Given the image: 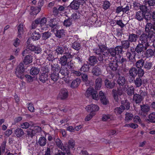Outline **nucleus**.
Listing matches in <instances>:
<instances>
[{
    "label": "nucleus",
    "mask_w": 155,
    "mask_h": 155,
    "mask_svg": "<svg viewBox=\"0 0 155 155\" xmlns=\"http://www.w3.org/2000/svg\"><path fill=\"white\" fill-rule=\"evenodd\" d=\"M133 117V114L129 113H127L125 114V120L126 121H128V120H131Z\"/></svg>",
    "instance_id": "obj_62"
},
{
    "label": "nucleus",
    "mask_w": 155,
    "mask_h": 155,
    "mask_svg": "<svg viewBox=\"0 0 155 155\" xmlns=\"http://www.w3.org/2000/svg\"><path fill=\"white\" fill-rule=\"evenodd\" d=\"M26 48L29 50L34 51L35 53L39 54L41 52V48L39 46H36L33 45H27Z\"/></svg>",
    "instance_id": "obj_11"
},
{
    "label": "nucleus",
    "mask_w": 155,
    "mask_h": 155,
    "mask_svg": "<svg viewBox=\"0 0 155 155\" xmlns=\"http://www.w3.org/2000/svg\"><path fill=\"white\" fill-rule=\"evenodd\" d=\"M134 84L136 87H140L143 83V80L142 79L141 77H137L136 79L133 81Z\"/></svg>",
    "instance_id": "obj_21"
},
{
    "label": "nucleus",
    "mask_w": 155,
    "mask_h": 155,
    "mask_svg": "<svg viewBox=\"0 0 155 155\" xmlns=\"http://www.w3.org/2000/svg\"><path fill=\"white\" fill-rule=\"evenodd\" d=\"M141 110V113H143V115L146 116L147 112L150 110V107L148 105H140Z\"/></svg>",
    "instance_id": "obj_22"
},
{
    "label": "nucleus",
    "mask_w": 155,
    "mask_h": 155,
    "mask_svg": "<svg viewBox=\"0 0 155 155\" xmlns=\"http://www.w3.org/2000/svg\"><path fill=\"white\" fill-rule=\"evenodd\" d=\"M144 4L148 5V7L154 6H155V0L145 1Z\"/></svg>",
    "instance_id": "obj_54"
},
{
    "label": "nucleus",
    "mask_w": 155,
    "mask_h": 155,
    "mask_svg": "<svg viewBox=\"0 0 155 155\" xmlns=\"http://www.w3.org/2000/svg\"><path fill=\"white\" fill-rule=\"evenodd\" d=\"M60 73L64 76V78L68 75L69 71L68 68L65 66H62L60 70Z\"/></svg>",
    "instance_id": "obj_20"
},
{
    "label": "nucleus",
    "mask_w": 155,
    "mask_h": 155,
    "mask_svg": "<svg viewBox=\"0 0 155 155\" xmlns=\"http://www.w3.org/2000/svg\"><path fill=\"white\" fill-rule=\"evenodd\" d=\"M47 141L46 138L45 137H41L38 140V143L41 146H44L46 144Z\"/></svg>",
    "instance_id": "obj_38"
},
{
    "label": "nucleus",
    "mask_w": 155,
    "mask_h": 155,
    "mask_svg": "<svg viewBox=\"0 0 155 155\" xmlns=\"http://www.w3.org/2000/svg\"><path fill=\"white\" fill-rule=\"evenodd\" d=\"M85 109L88 112L95 113L99 110V107L97 104H91L87 106Z\"/></svg>",
    "instance_id": "obj_8"
},
{
    "label": "nucleus",
    "mask_w": 155,
    "mask_h": 155,
    "mask_svg": "<svg viewBox=\"0 0 155 155\" xmlns=\"http://www.w3.org/2000/svg\"><path fill=\"white\" fill-rule=\"evenodd\" d=\"M40 71L39 69L36 67H33L31 68L30 71V74L33 75H37Z\"/></svg>",
    "instance_id": "obj_39"
},
{
    "label": "nucleus",
    "mask_w": 155,
    "mask_h": 155,
    "mask_svg": "<svg viewBox=\"0 0 155 155\" xmlns=\"http://www.w3.org/2000/svg\"><path fill=\"white\" fill-rule=\"evenodd\" d=\"M75 142L74 140L73 139L70 140L68 142V145L67 146L71 148H73L75 146Z\"/></svg>",
    "instance_id": "obj_64"
},
{
    "label": "nucleus",
    "mask_w": 155,
    "mask_h": 155,
    "mask_svg": "<svg viewBox=\"0 0 155 155\" xmlns=\"http://www.w3.org/2000/svg\"><path fill=\"white\" fill-rule=\"evenodd\" d=\"M50 78L51 79L55 82L58 81L59 78V73L58 72L51 73L50 74Z\"/></svg>",
    "instance_id": "obj_33"
},
{
    "label": "nucleus",
    "mask_w": 155,
    "mask_h": 155,
    "mask_svg": "<svg viewBox=\"0 0 155 155\" xmlns=\"http://www.w3.org/2000/svg\"><path fill=\"white\" fill-rule=\"evenodd\" d=\"M145 31L147 33H143L139 37L138 42L149 45V38H152L155 34V22H147L145 26Z\"/></svg>",
    "instance_id": "obj_1"
},
{
    "label": "nucleus",
    "mask_w": 155,
    "mask_h": 155,
    "mask_svg": "<svg viewBox=\"0 0 155 155\" xmlns=\"http://www.w3.org/2000/svg\"><path fill=\"white\" fill-rule=\"evenodd\" d=\"M72 20V18H69L65 20L63 23L64 25L66 27H69L71 25Z\"/></svg>",
    "instance_id": "obj_47"
},
{
    "label": "nucleus",
    "mask_w": 155,
    "mask_h": 155,
    "mask_svg": "<svg viewBox=\"0 0 155 155\" xmlns=\"http://www.w3.org/2000/svg\"><path fill=\"white\" fill-rule=\"evenodd\" d=\"M23 61L26 64H30L32 61V56L30 55H26Z\"/></svg>",
    "instance_id": "obj_37"
},
{
    "label": "nucleus",
    "mask_w": 155,
    "mask_h": 155,
    "mask_svg": "<svg viewBox=\"0 0 155 155\" xmlns=\"http://www.w3.org/2000/svg\"><path fill=\"white\" fill-rule=\"evenodd\" d=\"M117 83L120 86H123L126 83V80L124 75L119 72L117 73Z\"/></svg>",
    "instance_id": "obj_9"
},
{
    "label": "nucleus",
    "mask_w": 155,
    "mask_h": 155,
    "mask_svg": "<svg viewBox=\"0 0 155 155\" xmlns=\"http://www.w3.org/2000/svg\"><path fill=\"white\" fill-rule=\"evenodd\" d=\"M138 69V70L137 69V74H138V76L137 77L142 78V76L143 75L144 73V70L142 69V68H139Z\"/></svg>",
    "instance_id": "obj_61"
},
{
    "label": "nucleus",
    "mask_w": 155,
    "mask_h": 155,
    "mask_svg": "<svg viewBox=\"0 0 155 155\" xmlns=\"http://www.w3.org/2000/svg\"><path fill=\"white\" fill-rule=\"evenodd\" d=\"M136 54H131L130 53V52L128 51H127L126 53L127 57L129 61L133 63L136 61L135 56Z\"/></svg>",
    "instance_id": "obj_23"
},
{
    "label": "nucleus",
    "mask_w": 155,
    "mask_h": 155,
    "mask_svg": "<svg viewBox=\"0 0 155 155\" xmlns=\"http://www.w3.org/2000/svg\"><path fill=\"white\" fill-rule=\"evenodd\" d=\"M138 39V36L134 33H128V40L130 42H136Z\"/></svg>",
    "instance_id": "obj_18"
},
{
    "label": "nucleus",
    "mask_w": 155,
    "mask_h": 155,
    "mask_svg": "<svg viewBox=\"0 0 155 155\" xmlns=\"http://www.w3.org/2000/svg\"><path fill=\"white\" fill-rule=\"evenodd\" d=\"M121 106L122 107V108L124 110H128L130 107V104L128 101L126 100L122 101Z\"/></svg>",
    "instance_id": "obj_31"
},
{
    "label": "nucleus",
    "mask_w": 155,
    "mask_h": 155,
    "mask_svg": "<svg viewBox=\"0 0 155 155\" xmlns=\"http://www.w3.org/2000/svg\"><path fill=\"white\" fill-rule=\"evenodd\" d=\"M134 89L133 86L128 87L127 90V93L129 96H131L134 95Z\"/></svg>",
    "instance_id": "obj_46"
},
{
    "label": "nucleus",
    "mask_w": 155,
    "mask_h": 155,
    "mask_svg": "<svg viewBox=\"0 0 155 155\" xmlns=\"http://www.w3.org/2000/svg\"><path fill=\"white\" fill-rule=\"evenodd\" d=\"M105 85L108 89L113 88L115 86V83L114 81L106 79L104 81Z\"/></svg>",
    "instance_id": "obj_17"
},
{
    "label": "nucleus",
    "mask_w": 155,
    "mask_h": 155,
    "mask_svg": "<svg viewBox=\"0 0 155 155\" xmlns=\"http://www.w3.org/2000/svg\"><path fill=\"white\" fill-rule=\"evenodd\" d=\"M49 78L47 74L42 73L39 77L40 81L43 83H46L49 79Z\"/></svg>",
    "instance_id": "obj_28"
},
{
    "label": "nucleus",
    "mask_w": 155,
    "mask_h": 155,
    "mask_svg": "<svg viewBox=\"0 0 155 155\" xmlns=\"http://www.w3.org/2000/svg\"><path fill=\"white\" fill-rule=\"evenodd\" d=\"M65 46L60 47L58 46L55 50V54L58 55L64 54V50L65 49Z\"/></svg>",
    "instance_id": "obj_34"
},
{
    "label": "nucleus",
    "mask_w": 155,
    "mask_h": 155,
    "mask_svg": "<svg viewBox=\"0 0 155 155\" xmlns=\"http://www.w3.org/2000/svg\"><path fill=\"white\" fill-rule=\"evenodd\" d=\"M144 60L142 58L137 61L135 64V66L137 68H141L143 67Z\"/></svg>",
    "instance_id": "obj_32"
},
{
    "label": "nucleus",
    "mask_w": 155,
    "mask_h": 155,
    "mask_svg": "<svg viewBox=\"0 0 155 155\" xmlns=\"http://www.w3.org/2000/svg\"><path fill=\"white\" fill-rule=\"evenodd\" d=\"M25 71V68L23 63H21L16 68L15 71V74L18 78L21 79H23L24 77V72Z\"/></svg>",
    "instance_id": "obj_3"
},
{
    "label": "nucleus",
    "mask_w": 155,
    "mask_h": 155,
    "mask_svg": "<svg viewBox=\"0 0 155 155\" xmlns=\"http://www.w3.org/2000/svg\"><path fill=\"white\" fill-rule=\"evenodd\" d=\"M54 19H51L48 21V25L53 28H55L56 23L54 21Z\"/></svg>",
    "instance_id": "obj_53"
},
{
    "label": "nucleus",
    "mask_w": 155,
    "mask_h": 155,
    "mask_svg": "<svg viewBox=\"0 0 155 155\" xmlns=\"http://www.w3.org/2000/svg\"><path fill=\"white\" fill-rule=\"evenodd\" d=\"M14 133L17 137H20L24 134V132L23 130L20 128H18L15 130Z\"/></svg>",
    "instance_id": "obj_27"
},
{
    "label": "nucleus",
    "mask_w": 155,
    "mask_h": 155,
    "mask_svg": "<svg viewBox=\"0 0 155 155\" xmlns=\"http://www.w3.org/2000/svg\"><path fill=\"white\" fill-rule=\"evenodd\" d=\"M110 5V4L109 1H105L103 2V5H102V8L105 10H106L109 8Z\"/></svg>",
    "instance_id": "obj_52"
},
{
    "label": "nucleus",
    "mask_w": 155,
    "mask_h": 155,
    "mask_svg": "<svg viewBox=\"0 0 155 155\" xmlns=\"http://www.w3.org/2000/svg\"><path fill=\"white\" fill-rule=\"evenodd\" d=\"M101 103L104 105H106L109 102L108 100L106 98L104 93L101 91L99 93V97Z\"/></svg>",
    "instance_id": "obj_13"
},
{
    "label": "nucleus",
    "mask_w": 155,
    "mask_h": 155,
    "mask_svg": "<svg viewBox=\"0 0 155 155\" xmlns=\"http://www.w3.org/2000/svg\"><path fill=\"white\" fill-rule=\"evenodd\" d=\"M81 44L77 42H74L72 44V47L74 49L78 51L81 48Z\"/></svg>",
    "instance_id": "obj_51"
},
{
    "label": "nucleus",
    "mask_w": 155,
    "mask_h": 155,
    "mask_svg": "<svg viewBox=\"0 0 155 155\" xmlns=\"http://www.w3.org/2000/svg\"><path fill=\"white\" fill-rule=\"evenodd\" d=\"M133 5L134 10H137L140 9L141 5L140 3L136 1H134L133 2Z\"/></svg>",
    "instance_id": "obj_57"
},
{
    "label": "nucleus",
    "mask_w": 155,
    "mask_h": 155,
    "mask_svg": "<svg viewBox=\"0 0 155 155\" xmlns=\"http://www.w3.org/2000/svg\"><path fill=\"white\" fill-rule=\"evenodd\" d=\"M54 139L56 145L61 149L63 146V143H62L61 141L59 138L56 139L55 138H54Z\"/></svg>",
    "instance_id": "obj_49"
},
{
    "label": "nucleus",
    "mask_w": 155,
    "mask_h": 155,
    "mask_svg": "<svg viewBox=\"0 0 155 155\" xmlns=\"http://www.w3.org/2000/svg\"><path fill=\"white\" fill-rule=\"evenodd\" d=\"M121 46L124 49L129 48L130 46V42L128 40H123L121 41Z\"/></svg>",
    "instance_id": "obj_25"
},
{
    "label": "nucleus",
    "mask_w": 155,
    "mask_h": 155,
    "mask_svg": "<svg viewBox=\"0 0 155 155\" xmlns=\"http://www.w3.org/2000/svg\"><path fill=\"white\" fill-rule=\"evenodd\" d=\"M80 5V3L77 0H73L70 3L69 6L71 9L76 10L79 8Z\"/></svg>",
    "instance_id": "obj_19"
},
{
    "label": "nucleus",
    "mask_w": 155,
    "mask_h": 155,
    "mask_svg": "<svg viewBox=\"0 0 155 155\" xmlns=\"http://www.w3.org/2000/svg\"><path fill=\"white\" fill-rule=\"evenodd\" d=\"M137 69L136 68L133 67L130 69L129 71V74L130 79V81H133L135 77L137 75Z\"/></svg>",
    "instance_id": "obj_6"
},
{
    "label": "nucleus",
    "mask_w": 155,
    "mask_h": 155,
    "mask_svg": "<svg viewBox=\"0 0 155 155\" xmlns=\"http://www.w3.org/2000/svg\"><path fill=\"white\" fill-rule=\"evenodd\" d=\"M37 19L39 20V24L41 26L45 24L47 21V18L45 17H43L41 19L40 18H38Z\"/></svg>",
    "instance_id": "obj_59"
},
{
    "label": "nucleus",
    "mask_w": 155,
    "mask_h": 155,
    "mask_svg": "<svg viewBox=\"0 0 155 155\" xmlns=\"http://www.w3.org/2000/svg\"><path fill=\"white\" fill-rule=\"evenodd\" d=\"M149 119L147 120L149 122L155 123V112H153L150 114L148 116Z\"/></svg>",
    "instance_id": "obj_48"
},
{
    "label": "nucleus",
    "mask_w": 155,
    "mask_h": 155,
    "mask_svg": "<svg viewBox=\"0 0 155 155\" xmlns=\"http://www.w3.org/2000/svg\"><path fill=\"white\" fill-rule=\"evenodd\" d=\"M145 17V14L143 12L138 11L135 12L134 18L139 21H142Z\"/></svg>",
    "instance_id": "obj_12"
},
{
    "label": "nucleus",
    "mask_w": 155,
    "mask_h": 155,
    "mask_svg": "<svg viewBox=\"0 0 155 155\" xmlns=\"http://www.w3.org/2000/svg\"><path fill=\"white\" fill-rule=\"evenodd\" d=\"M101 70L98 66H95L93 67L92 70L93 74L96 76H98L101 74Z\"/></svg>",
    "instance_id": "obj_15"
},
{
    "label": "nucleus",
    "mask_w": 155,
    "mask_h": 155,
    "mask_svg": "<svg viewBox=\"0 0 155 155\" xmlns=\"http://www.w3.org/2000/svg\"><path fill=\"white\" fill-rule=\"evenodd\" d=\"M85 95L88 97L91 96L93 99L96 100H97L99 99L97 91L91 87L87 89L85 92Z\"/></svg>",
    "instance_id": "obj_4"
},
{
    "label": "nucleus",
    "mask_w": 155,
    "mask_h": 155,
    "mask_svg": "<svg viewBox=\"0 0 155 155\" xmlns=\"http://www.w3.org/2000/svg\"><path fill=\"white\" fill-rule=\"evenodd\" d=\"M88 60L89 62L88 63L91 66H94L97 62V57L94 56H90Z\"/></svg>",
    "instance_id": "obj_30"
},
{
    "label": "nucleus",
    "mask_w": 155,
    "mask_h": 155,
    "mask_svg": "<svg viewBox=\"0 0 155 155\" xmlns=\"http://www.w3.org/2000/svg\"><path fill=\"white\" fill-rule=\"evenodd\" d=\"M80 82L81 81L80 79H76L72 81L71 87L73 88L77 87L79 85Z\"/></svg>",
    "instance_id": "obj_35"
},
{
    "label": "nucleus",
    "mask_w": 155,
    "mask_h": 155,
    "mask_svg": "<svg viewBox=\"0 0 155 155\" xmlns=\"http://www.w3.org/2000/svg\"><path fill=\"white\" fill-rule=\"evenodd\" d=\"M122 107L120 106L119 107H116L115 109V112L117 114H120L124 110Z\"/></svg>",
    "instance_id": "obj_60"
},
{
    "label": "nucleus",
    "mask_w": 155,
    "mask_h": 155,
    "mask_svg": "<svg viewBox=\"0 0 155 155\" xmlns=\"http://www.w3.org/2000/svg\"><path fill=\"white\" fill-rule=\"evenodd\" d=\"M146 50L144 54L146 58H151L153 56H155V49H148Z\"/></svg>",
    "instance_id": "obj_16"
},
{
    "label": "nucleus",
    "mask_w": 155,
    "mask_h": 155,
    "mask_svg": "<svg viewBox=\"0 0 155 155\" xmlns=\"http://www.w3.org/2000/svg\"><path fill=\"white\" fill-rule=\"evenodd\" d=\"M51 70L52 71V73L58 72V71L60 68V67L58 64H51Z\"/></svg>",
    "instance_id": "obj_50"
},
{
    "label": "nucleus",
    "mask_w": 155,
    "mask_h": 155,
    "mask_svg": "<svg viewBox=\"0 0 155 155\" xmlns=\"http://www.w3.org/2000/svg\"><path fill=\"white\" fill-rule=\"evenodd\" d=\"M27 132L28 137L31 138H32L36 134L35 132L32 129H28Z\"/></svg>",
    "instance_id": "obj_55"
},
{
    "label": "nucleus",
    "mask_w": 155,
    "mask_h": 155,
    "mask_svg": "<svg viewBox=\"0 0 155 155\" xmlns=\"http://www.w3.org/2000/svg\"><path fill=\"white\" fill-rule=\"evenodd\" d=\"M152 62L148 60L144 62L143 68L146 71L150 70L152 67Z\"/></svg>",
    "instance_id": "obj_29"
},
{
    "label": "nucleus",
    "mask_w": 155,
    "mask_h": 155,
    "mask_svg": "<svg viewBox=\"0 0 155 155\" xmlns=\"http://www.w3.org/2000/svg\"><path fill=\"white\" fill-rule=\"evenodd\" d=\"M113 96L115 101L117 102L119 101L118 96H121L123 94L121 88L118 89L117 90L113 89L112 90Z\"/></svg>",
    "instance_id": "obj_7"
},
{
    "label": "nucleus",
    "mask_w": 155,
    "mask_h": 155,
    "mask_svg": "<svg viewBox=\"0 0 155 155\" xmlns=\"http://www.w3.org/2000/svg\"><path fill=\"white\" fill-rule=\"evenodd\" d=\"M68 59L65 56H61L60 58L59 61V63L62 66H65L66 65Z\"/></svg>",
    "instance_id": "obj_40"
},
{
    "label": "nucleus",
    "mask_w": 155,
    "mask_h": 155,
    "mask_svg": "<svg viewBox=\"0 0 155 155\" xmlns=\"http://www.w3.org/2000/svg\"><path fill=\"white\" fill-rule=\"evenodd\" d=\"M90 65L88 62L86 61L83 65L80 68V71H81L85 72L89 71Z\"/></svg>",
    "instance_id": "obj_26"
},
{
    "label": "nucleus",
    "mask_w": 155,
    "mask_h": 155,
    "mask_svg": "<svg viewBox=\"0 0 155 155\" xmlns=\"http://www.w3.org/2000/svg\"><path fill=\"white\" fill-rule=\"evenodd\" d=\"M39 20L36 19L34 21H33L31 25V28L32 29H34L36 28L38 25H39Z\"/></svg>",
    "instance_id": "obj_63"
},
{
    "label": "nucleus",
    "mask_w": 155,
    "mask_h": 155,
    "mask_svg": "<svg viewBox=\"0 0 155 155\" xmlns=\"http://www.w3.org/2000/svg\"><path fill=\"white\" fill-rule=\"evenodd\" d=\"M102 79L100 78H97L95 80V88L97 89H99L101 86Z\"/></svg>",
    "instance_id": "obj_41"
},
{
    "label": "nucleus",
    "mask_w": 155,
    "mask_h": 155,
    "mask_svg": "<svg viewBox=\"0 0 155 155\" xmlns=\"http://www.w3.org/2000/svg\"><path fill=\"white\" fill-rule=\"evenodd\" d=\"M148 46L144 45L138 42V44L136 47V50L137 54L139 55L143 53L145 50L147 49Z\"/></svg>",
    "instance_id": "obj_5"
},
{
    "label": "nucleus",
    "mask_w": 155,
    "mask_h": 155,
    "mask_svg": "<svg viewBox=\"0 0 155 155\" xmlns=\"http://www.w3.org/2000/svg\"><path fill=\"white\" fill-rule=\"evenodd\" d=\"M65 35V32L63 29L59 30L57 31L55 34L56 36L59 38L63 37Z\"/></svg>",
    "instance_id": "obj_42"
},
{
    "label": "nucleus",
    "mask_w": 155,
    "mask_h": 155,
    "mask_svg": "<svg viewBox=\"0 0 155 155\" xmlns=\"http://www.w3.org/2000/svg\"><path fill=\"white\" fill-rule=\"evenodd\" d=\"M18 37L19 38H21L24 31V25L23 24L21 23L18 26Z\"/></svg>",
    "instance_id": "obj_24"
},
{
    "label": "nucleus",
    "mask_w": 155,
    "mask_h": 155,
    "mask_svg": "<svg viewBox=\"0 0 155 155\" xmlns=\"http://www.w3.org/2000/svg\"><path fill=\"white\" fill-rule=\"evenodd\" d=\"M31 10L32 11V14L36 15L38 14L41 10V8L38 7L31 6Z\"/></svg>",
    "instance_id": "obj_43"
},
{
    "label": "nucleus",
    "mask_w": 155,
    "mask_h": 155,
    "mask_svg": "<svg viewBox=\"0 0 155 155\" xmlns=\"http://www.w3.org/2000/svg\"><path fill=\"white\" fill-rule=\"evenodd\" d=\"M147 95V93L142 90L140 91V94L135 93L133 95V101L136 104H139L143 99V96Z\"/></svg>",
    "instance_id": "obj_2"
},
{
    "label": "nucleus",
    "mask_w": 155,
    "mask_h": 155,
    "mask_svg": "<svg viewBox=\"0 0 155 155\" xmlns=\"http://www.w3.org/2000/svg\"><path fill=\"white\" fill-rule=\"evenodd\" d=\"M68 96V92L67 89L63 88L60 91L58 97L61 100H64L66 99Z\"/></svg>",
    "instance_id": "obj_10"
},
{
    "label": "nucleus",
    "mask_w": 155,
    "mask_h": 155,
    "mask_svg": "<svg viewBox=\"0 0 155 155\" xmlns=\"http://www.w3.org/2000/svg\"><path fill=\"white\" fill-rule=\"evenodd\" d=\"M118 60L116 61H111L108 64V66L113 71H115L117 69L118 65Z\"/></svg>",
    "instance_id": "obj_14"
},
{
    "label": "nucleus",
    "mask_w": 155,
    "mask_h": 155,
    "mask_svg": "<svg viewBox=\"0 0 155 155\" xmlns=\"http://www.w3.org/2000/svg\"><path fill=\"white\" fill-rule=\"evenodd\" d=\"M61 150L66 153L67 155H70L71 154V152L70 150V148L69 147H68L67 145H65L63 146L61 149Z\"/></svg>",
    "instance_id": "obj_45"
},
{
    "label": "nucleus",
    "mask_w": 155,
    "mask_h": 155,
    "mask_svg": "<svg viewBox=\"0 0 155 155\" xmlns=\"http://www.w3.org/2000/svg\"><path fill=\"white\" fill-rule=\"evenodd\" d=\"M41 37V36L39 32L35 31L32 33L31 38L33 41H36L39 39Z\"/></svg>",
    "instance_id": "obj_36"
},
{
    "label": "nucleus",
    "mask_w": 155,
    "mask_h": 155,
    "mask_svg": "<svg viewBox=\"0 0 155 155\" xmlns=\"http://www.w3.org/2000/svg\"><path fill=\"white\" fill-rule=\"evenodd\" d=\"M114 48L117 55H118L119 54H122L123 48L121 46H117Z\"/></svg>",
    "instance_id": "obj_58"
},
{
    "label": "nucleus",
    "mask_w": 155,
    "mask_h": 155,
    "mask_svg": "<svg viewBox=\"0 0 155 155\" xmlns=\"http://www.w3.org/2000/svg\"><path fill=\"white\" fill-rule=\"evenodd\" d=\"M51 35V33L49 32H45L42 33L41 35V38L43 40H46L49 38Z\"/></svg>",
    "instance_id": "obj_44"
},
{
    "label": "nucleus",
    "mask_w": 155,
    "mask_h": 155,
    "mask_svg": "<svg viewBox=\"0 0 155 155\" xmlns=\"http://www.w3.org/2000/svg\"><path fill=\"white\" fill-rule=\"evenodd\" d=\"M144 3L145 1L143 2L144 5H141L140 8V11L143 12V13L146 12L148 11V6H147V5L144 4Z\"/></svg>",
    "instance_id": "obj_56"
}]
</instances>
